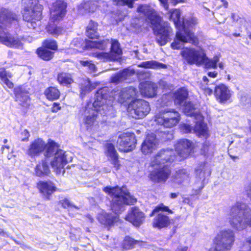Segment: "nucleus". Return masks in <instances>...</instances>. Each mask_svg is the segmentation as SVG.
Listing matches in <instances>:
<instances>
[{
  "label": "nucleus",
  "mask_w": 251,
  "mask_h": 251,
  "mask_svg": "<svg viewBox=\"0 0 251 251\" xmlns=\"http://www.w3.org/2000/svg\"><path fill=\"white\" fill-rule=\"evenodd\" d=\"M102 191L113 198L110 202V207L115 215L111 213H103L100 214L98 219L101 224L109 230L119 222V214L122 211L123 205H133L136 203L137 200L128 190L124 191L122 187L118 185L107 186L102 188Z\"/></svg>",
  "instance_id": "nucleus-1"
},
{
  "label": "nucleus",
  "mask_w": 251,
  "mask_h": 251,
  "mask_svg": "<svg viewBox=\"0 0 251 251\" xmlns=\"http://www.w3.org/2000/svg\"><path fill=\"white\" fill-rule=\"evenodd\" d=\"M21 4L23 20L27 23L29 28L36 29L43 18V5L39 0H22Z\"/></svg>",
  "instance_id": "nucleus-2"
},
{
  "label": "nucleus",
  "mask_w": 251,
  "mask_h": 251,
  "mask_svg": "<svg viewBox=\"0 0 251 251\" xmlns=\"http://www.w3.org/2000/svg\"><path fill=\"white\" fill-rule=\"evenodd\" d=\"M228 219L231 226L237 230L251 227V209L242 202H236L230 209Z\"/></svg>",
  "instance_id": "nucleus-3"
},
{
  "label": "nucleus",
  "mask_w": 251,
  "mask_h": 251,
  "mask_svg": "<svg viewBox=\"0 0 251 251\" xmlns=\"http://www.w3.org/2000/svg\"><path fill=\"white\" fill-rule=\"evenodd\" d=\"M169 20H172L176 28L184 29V33L180 31L176 32V37L177 40L184 43H189L195 46L199 44V39L195 34L188 30L185 29V25L183 19H181V13L179 9H174L169 11Z\"/></svg>",
  "instance_id": "nucleus-4"
},
{
  "label": "nucleus",
  "mask_w": 251,
  "mask_h": 251,
  "mask_svg": "<svg viewBox=\"0 0 251 251\" xmlns=\"http://www.w3.org/2000/svg\"><path fill=\"white\" fill-rule=\"evenodd\" d=\"M58 145L52 140H49L46 144L45 156L51 157L54 153V157L50 162V165L56 175L64 174L65 172V166L68 163L66 152L61 149H58Z\"/></svg>",
  "instance_id": "nucleus-5"
},
{
  "label": "nucleus",
  "mask_w": 251,
  "mask_h": 251,
  "mask_svg": "<svg viewBox=\"0 0 251 251\" xmlns=\"http://www.w3.org/2000/svg\"><path fill=\"white\" fill-rule=\"evenodd\" d=\"M235 241L234 232L230 229L221 230L213 240L211 251H229Z\"/></svg>",
  "instance_id": "nucleus-6"
},
{
  "label": "nucleus",
  "mask_w": 251,
  "mask_h": 251,
  "mask_svg": "<svg viewBox=\"0 0 251 251\" xmlns=\"http://www.w3.org/2000/svg\"><path fill=\"white\" fill-rule=\"evenodd\" d=\"M160 212H166L169 214H173V211L168 206L165 205L163 203H159L155 206L149 216L154 215L152 219L151 225L152 227L158 229L166 228L171 225V220L169 217L166 214Z\"/></svg>",
  "instance_id": "nucleus-7"
},
{
  "label": "nucleus",
  "mask_w": 251,
  "mask_h": 251,
  "mask_svg": "<svg viewBox=\"0 0 251 251\" xmlns=\"http://www.w3.org/2000/svg\"><path fill=\"white\" fill-rule=\"evenodd\" d=\"M180 115L174 109L162 110L154 116V121L159 126L171 128L175 126L179 122Z\"/></svg>",
  "instance_id": "nucleus-8"
},
{
  "label": "nucleus",
  "mask_w": 251,
  "mask_h": 251,
  "mask_svg": "<svg viewBox=\"0 0 251 251\" xmlns=\"http://www.w3.org/2000/svg\"><path fill=\"white\" fill-rule=\"evenodd\" d=\"M201 89L207 96H211L213 94L215 100L220 104H225L230 102L232 93L228 87L224 83L216 85L214 90L208 86L201 85Z\"/></svg>",
  "instance_id": "nucleus-9"
},
{
  "label": "nucleus",
  "mask_w": 251,
  "mask_h": 251,
  "mask_svg": "<svg viewBox=\"0 0 251 251\" xmlns=\"http://www.w3.org/2000/svg\"><path fill=\"white\" fill-rule=\"evenodd\" d=\"M58 50L57 42L53 39H46L42 42L41 46L35 51L38 57L44 61H50L54 57L55 53Z\"/></svg>",
  "instance_id": "nucleus-10"
},
{
  "label": "nucleus",
  "mask_w": 251,
  "mask_h": 251,
  "mask_svg": "<svg viewBox=\"0 0 251 251\" xmlns=\"http://www.w3.org/2000/svg\"><path fill=\"white\" fill-rule=\"evenodd\" d=\"M180 54L189 65H201L203 64L206 58V54L202 51L190 47L183 48Z\"/></svg>",
  "instance_id": "nucleus-11"
},
{
  "label": "nucleus",
  "mask_w": 251,
  "mask_h": 251,
  "mask_svg": "<svg viewBox=\"0 0 251 251\" xmlns=\"http://www.w3.org/2000/svg\"><path fill=\"white\" fill-rule=\"evenodd\" d=\"M118 150L121 152H128L135 149L137 139L134 133L123 132L118 136L117 141Z\"/></svg>",
  "instance_id": "nucleus-12"
},
{
  "label": "nucleus",
  "mask_w": 251,
  "mask_h": 251,
  "mask_svg": "<svg viewBox=\"0 0 251 251\" xmlns=\"http://www.w3.org/2000/svg\"><path fill=\"white\" fill-rule=\"evenodd\" d=\"M154 169L149 174V179L154 183H164L171 175V170L170 165H156Z\"/></svg>",
  "instance_id": "nucleus-13"
},
{
  "label": "nucleus",
  "mask_w": 251,
  "mask_h": 251,
  "mask_svg": "<svg viewBox=\"0 0 251 251\" xmlns=\"http://www.w3.org/2000/svg\"><path fill=\"white\" fill-rule=\"evenodd\" d=\"M175 155L173 150H161L154 157L150 163L151 167H155L156 165L169 164L170 166L174 162Z\"/></svg>",
  "instance_id": "nucleus-14"
},
{
  "label": "nucleus",
  "mask_w": 251,
  "mask_h": 251,
  "mask_svg": "<svg viewBox=\"0 0 251 251\" xmlns=\"http://www.w3.org/2000/svg\"><path fill=\"white\" fill-rule=\"evenodd\" d=\"M13 99L22 109L27 110L30 105L31 98L29 92L22 85L18 86L13 90Z\"/></svg>",
  "instance_id": "nucleus-15"
},
{
  "label": "nucleus",
  "mask_w": 251,
  "mask_h": 251,
  "mask_svg": "<svg viewBox=\"0 0 251 251\" xmlns=\"http://www.w3.org/2000/svg\"><path fill=\"white\" fill-rule=\"evenodd\" d=\"M130 105L131 110L133 111L135 119H141L145 117L151 110L149 103L141 99L132 100Z\"/></svg>",
  "instance_id": "nucleus-16"
},
{
  "label": "nucleus",
  "mask_w": 251,
  "mask_h": 251,
  "mask_svg": "<svg viewBox=\"0 0 251 251\" xmlns=\"http://www.w3.org/2000/svg\"><path fill=\"white\" fill-rule=\"evenodd\" d=\"M67 3L64 0H56L52 3L50 11V20L60 21L63 20L67 12Z\"/></svg>",
  "instance_id": "nucleus-17"
},
{
  "label": "nucleus",
  "mask_w": 251,
  "mask_h": 251,
  "mask_svg": "<svg viewBox=\"0 0 251 251\" xmlns=\"http://www.w3.org/2000/svg\"><path fill=\"white\" fill-rule=\"evenodd\" d=\"M18 23L19 19L15 13L5 8L0 9V29L10 27L13 25H17Z\"/></svg>",
  "instance_id": "nucleus-18"
},
{
  "label": "nucleus",
  "mask_w": 251,
  "mask_h": 251,
  "mask_svg": "<svg viewBox=\"0 0 251 251\" xmlns=\"http://www.w3.org/2000/svg\"><path fill=\"white\" fill-rule=\"evenodd\" d=\"M137 12L145 16L152 25L156 26L160 22V17L150 5L139 4L137 8Z\"/></svg>",
  "instance_id": "nucleus-19"
},
{
  "label": "nucleus",
  "mask_w": 251,
  "mask_h": 251,
  "mask_svg": "<svg viewBox=\"0 0 251 251\" xmlns=\"http://www.w3.org/2000/svg\"><path fill=\"white\" fill-rule=\"evenodd\" d=\"M146 216L138 207L133 206L126 215L125 219L134 226L139 227L145 221Z\"/></svg>",
  "instance_id": "nucleus-20"
},
{
  "label": "nucleus",
  "mask_w": 251,
  "mask_h": 251,
  "mask_svg": "<svg viewBox=\"0 0 251 251\" xmlns=\"http://www.w3.org/2000/svg\"><path fill=\"white\" fill-rule=\"evenodd\" d=\"M175 149L178 155L184 159L188 157L193 151V144L188 139H180L175 144Z\"/></svg>",
  "instance_id": "nucleus-21"
},
{
  "label": "nucleus",
  "mask_w": 251,
  "mask_h": 251,
  "mask_svg": "<svg viewBox=\"0 0 251 251\" xmlns=\"http://www.w3.org/2000/svg\"><path fill=\"white\" fill-rule=\"evenodd\" d=\"M104 154L108 158L113 167L116 170L120 169L121 164L119 159V155L115 146L111 143H106L104 146Z\"/></svg>",
  "instance_id": "nucleus-22"
},
{
  "label": "nucleus",
  "mask_w": 251,
  "mask_h": 251,
  "mask_svg": "<svg viewBox=\"0 0 251 251\" xmlns=\"http://www.w3.org/2000/svg\"><path fill=\"white\" fill-rule=\"evenodd\" d=\"M173 30L169 24H164L159 26L156 31V42L160 46L165 45L170 40V34Z\"/></svg>",
  "instance_id": "nucleus-23"
},
{
  "label": "nucleus",
  "mask_w": 251,
  "mask_h": 251,
  "mask_svg": "<svg viewBox=\"0 0 251 251\" xmlns=\"http://www.w3.org/2000/svg\"><path fill=\"white\" fill-rule=\"evenodd\" d=\"M0 43L10 48L22 49L23 43L22 38L16 37L8 32H4L0 35Z\"/></svg>",
  "instance_id": "nucleus-24"
},
{
  "label": "nucleus",
  "mask_w": 251,
  "mask_h": 251,
  "mask_svg": "<svg viewBox=\"0 0 251 251\" xmlns=\"http://www.w3.org/2000/svg\"><path fill=\"white\" fill-rule=\"evenodd\" d=\"M36 187L39 192L47 200H49L52 194L57 190V188L50 181H39L36 183Z\"/></svg>",
  "instance_id": "nucleus-25"
},
{
  "label": "nucleus",
  "mask_w": 251,
  "mask_h": 251,
  "mask_svg": "<svg viewBox=\"0 0 251 251\" xmlns=\"http://www.w3.org/2000/svg\"><path fill=\"white\" fill-rule=\"evenodd\" d=\"M46 147V144L43 140L36 139L30 143L27 151V154L32 157L38 156L45 150Z\"/></svg>",
  "instance_id": "nucleus-26"
},
{
  "label": "nucleus",
  "mask_w": 251,
  "mask_h": 251,
  "mask_svg": "<svg viewBox=\"0 0 251 251\" xmlns=\"http://www.w3.org/2000/svg\"><path fill=\"white\" fill-rule=\"evenodd\" d=\"M137 94V89L133 87L123 88L119 94L118 101L121 104L126 103L132 99L136 98Z\"/></svg>",
  "instance_id": "nucleus-27"
},
{
  "label": "nucleus",
  "mask_w": 251,
  "mask_h": 251,
  "mask_svg": "<svg viewBox=\"0 0 251 251\" xmlns=\"http://www.w3.org/2000/svg\"><path fill=\"white\" fill-rule=\"evenodd\" d=\"M157 87L155 84L151 82H145L141 84L140 92L144 97L153 98L156 95Z\"/></svg>",
  "instance_id": "nucleus-28"
},
{
  "label": "nucleus",
  "mask_w": 251,
  "mask_h": 251,
  "mask_svg": "<svg viewBox=\"0 0 251 251\" xmlns=\"http://www.w3.org/2000/svg\"><path fill=\"white\" fill-rule=\"evenodd\" d=\"M57 22L50 20L45 28L47 32L54 37H57L63 35L65 32L64 27L57 23Z\"/></svg>",
  "instance_id": "nucleus-29"
},
{
  "label": "nucleus",
  "mask_w": 251,
  "mask_h": 251,
  "mask_svg": "<svg viewBox=\"0 0 251 251\" xmlns=\"http://www.w3.org/2000/svg\"><path fill=\"white\" fill-rule=\"evenodd\" d=\"M50 173L49 163L46 159L39 162L34 168L35 175L39 177L49 176Z\"/></svg>",
  "instance_id": "nucleus-30"
},
{
  "label": "nucleus",
  "mask_w": 251,
  "mask_h": 251,
  "mask_svg": "<svg viewBox=\"0 0 251 251\" xmlns=\"http://www.w3.org/2000/svg\"><path fill=\"white\" fill-rule=\"evenodd\" d=\"M56 80L61 86H65L67 88H70L74 82L72 74L63 71L57 74Z\"/></svg>",
  "instance_id": "nucleus-31"
},
{
  "label": "nucleus",
  "mask_w": 251,
  "mask_h": 251,
  "mask_svg": "<svg viewBox=\"0 0 251 251\" xmlns=\"http://www.w3.org/2000/svg\"><path fill=\"white\" fill-rule=\"evenodd\" d=\"M99 24L97 22L91 20L85 29V35L89 39H99L100 37L98 32Z\"/></svg>",
  "instance_id": "nucleus-32"
},
{
  "label": "nucleus",
  "mask_w": 251,
  "mask_h": 251,
  "mask_svg": "<svg viewBox=\"0 0 251 251\" xmlns=\"http://www.w3.org/2000/svg\"><path fill=\"white\" fill-rule=\"evenodd\" d=\"M156 137L153 134H148L142 144L141 150L144 154H151L155 145Z\"/></svg>",
  "instance_id": "nucleus-33"
},
{
  "label": "nucleus",
  "mask_w": 251,
  "mask_h": 251,
  "mask_svg": "<svg viewBox=\"0 0 251 251\" xmlns=\"http://www.w3.org/2000/svg\"><path fill=\"white\" fill-rule=\"evenodd\" d=\"M175 105H181L188 98L189 93L185 87H180L172 92Z\"/></svg>",
  "instance_id": "nucleus-34"
},
{
  "label": "nucleus",
  "mask_w": 251,
  "mask_h": 251,
  "mask_svg": "<svg viewBox=\"0 0 251 251\" xmlns=\"http://www.w3.org/2000/svg\"><path fill=\"white\" fill-rule=\"evenodd\" d=\"M46 98L49 101L58 100L61 97V92L57 86H50L44 92Z\"/></svg>",
  "instance_id": "nucleus-35"
},
{
  "label": "nucleus",
  "mask_w": 251,
  "mask_h": 251,
  "mask_svg": "<svg viewBox=\"0 0 251 251\" xmlns=\"http://www.w3.org/2000/svg\"><path fill=\"white\" fill-rule=\"evenodd\" d=\"M80 89V96L83 98L85 96L95 89L96 87L89 79L81 78L78 84Z\"/></svg>",
  "instance_id": "nucleus-36"
},
{
  "label": "nucleus",
  "mask_w": 251,
  "mask_h": 251,
  "mask_svg": "<svg viewBox=\"0 0 251 251\" xmlns=\"http://www.w3.org/2000/svg\"><path fill=\"white\" fill-rule=\"evenodd\" d=\"M138 66L145 69H152L156 70L161 69H166L167 68V65L155 60L142 62L138 65Z\"/></svg>",
  "instance_id": "nucleus-37"
},
{
  "label": "nucleus",
  "mask_w": 251,
  "mask_h": 251,
  "mask_svg": "<svg viewBox=\"0 0 251 251\" xmlns=\"http://www.w3.org/2000/svg\"><path fill=\"white\" fill-rule=\"evenodd\" d=\"M140 242V241L135 240L129 236H126L121 244V248L122 251L131 250Z\"/></svg>",
  "instance_id": "nucleus-38"
},
{
  "label": "nucleus",
  "mask_w": 251,
  "mask_h": 251,
  "mask_svg": "<svg viewBox=\"0 0 251 251\" xmlns=\"http://www.w3.org/2000/svg\"><path fill=\"white\" fill-rule=\"evenodd\" d=\"M193 129L195 133L199 137H203L207 139L209 136L206 126L202 122H197Z\"/></svg>",
  "instance_id": "nucleus-39"
},
{
  "label": "nucleus",
  "mask_w": 251,
  "mask_h": 251,
  "mask_svg": "<svg viewBox=\"0 0 251 251\" xmlns=\"http://www.w3.org/2000/svg\"><path fill=\"white\" fill-rule=\"evenodd\" d=\"M110 52L111 55V58L113 60H116L118 57L122 54V50L117 40H112Z\"/></svg>",
  "instance_id": "nucleus-40"
},
{
  "label": "nucleus",
  "mask_w": 251,
  "mask_h": 251,
  "mask_svg": "<svg viewBox=\"0 0 251 251\" xmlns=\"http://www.w3.org/2000/svg\"><path fill=\"white\" fill-rule=\"evenodd\" d=\"M158 101L159 105L161 107L167 106L171 105L173 101H174L172 92H169L167 93L164 94Z\"/></svg>",
  "instance_id": "nucleus-41"
},
{
  "label": "nucleus",
  "mask_w": 251,
  "mask_h": 251,
  "mask_svg": "<svg viewBox=\"0 0 251 251\" xmlns=\"http://www.w3.org/2000/svg\"><path fill=\"white\" fill-rule=\"evenodd\" d=\"M58 204L64 209L75 208L78 209L77 206L75 205L68 198H64L59 201Z\"/></svg>",
  "instance_id": "nucleus-42"
},
{
  "label": "nucleus",
  "mask_w": 251,
  "mask_h": 251,
  "mask_svg": "<svg viewBox=\"0 0 251 251\" xmlns=\"http://www.w3.org/2000/svg\"><path fill=\"white\" fill-rule=\"evenodd\" d=\"M219 61V57L215 56L213 59H209L206 56L204 60V64L207 68L217 69V63Z\"/></svg>",
  "instance_id": "nucleus-43"
},
{
  "label": "nucleus",
  "mask_w": 251,
  "mask_h": 251,
  "mask_svg": "<svg viewBox=\"0 0 251 251\" xmlns=\"http://www.w3.org/2000/svg\"><path fill=\"white\" fill-rule=\"evenodd\" d=\"M213 148L214 147L211 146L209 141H205L202 144V146L201 149V154L204 156L208 155L209 153L212 152Z\"/></svg>",
  "instance_id": "nucleus-44"
},
{
  "label": "nucleus",
  "mask_w": 251,
  "mask_h": 251,
  "mask_svg": "<svg viewBox=\"0 0 251 251\" xmlns=\"http://www.w3.org/2000/svg\"><path fill=\"white\" fill-rule=\"evenodd\" d=\"M195 109L194 105L191 102L189 101L184 103L183 111L187 115L194 116Z\"/></svg>",
  "instance_id": "nucleus-45"
},
{
  "label": "nucleus",
  "mask_w": 251,
  "mask_h": 251,
  "mask_svg": "<svg viewBox=\"0 0 251 251\" xmlns=\"http://www.w3.org/2000/svg\"><path fill=\"white\" fill-rule=\"evenodd\" d=\"M98 114L96 112H93L91 115L86 116L84 118V123L85 125H93L96 121L98 118Z\"/></svg>",
  "instance_id": "nucleus-46"
},
{
  "label": "nucleus",
  "mask_w": 251,
  "mask_h": 251,
  "mask_svg": "<svg viewBox=\"0 0 251 251\" xmlns=\"http://www.w3.org/2000/svg\"><path fill=\"white\" fill-rule=\"evenodd\" d=\"M91 55L98 59H103V61L111 59L110 54L107 52H94L91 54Z\"/></svg>",
  "instance_id": "nucleus-47"
},
{
  "label": "nucleus",
  "mask_w": 251,
  "mask_h": 251,
  "mask_svg": "<svg viewBox=\"0 0 251 251\" xmlns=\"http://www.w3.org/2000/svg\"><path fill=\"white\" fill-rule=\"evenodd\" d=\"M13 75L9 71H7L4 68H1L0 70V79L3 81L6 79L12 78Z\"/></svg>",
  "instance_id": "nucleus-48"
},
{
  "label": "nucleus",
  "mask_w": 251,
  "mask_h": 251,
  "mask_svg": "<svg viewBox=\"0 0 251 251\" xmlns=\"http://www.w3.org/2000/svg\"><path fill=\"white\" fill-rule=\"evenodd\" d=\"M85 43L84 46H82L80 48L82 50H89L93 49H95V41H93L89 39H85L84 41Z\"/></svg>",
  "instance_id": "nucleus-49"
},
{
  "label": "nucleus",
  "mask_w": 251,
  "mask_h": 251,
  "mask_svg": "<svg viewBox=\"0 0 251 251\" xmlns=\"http://www.w3.org/2000/svg\"><path fill=\"white\" fill-rule=\"evenodd\" d=\"M109 43L108 39L102 40L99 41H95V49L100 50H104Z\"/></svg>",
  "instance_id": "nucleus-50"
},
{
  "label": "nucleus",
  "mask_w": 251,
  "mask_h": 251,
  "mask_svg": "<svg viewBox=\"0 0 251 251\" xmlns=\"http://www.w3.org/2000/svg\"><path fill=\"white\" fill-rule=\"evenodd\" d=\"M79 64L83 67H87L90 70L95 72L96 69L95 65L90 60H80Z\"/></svg>",
  "instance_id": "nucleus-51"
},
{
  "label": "nucleus",
  "mask_w": 251,
  "mask_h": 251,
  "mask_svg": "<svg viewBox=\"0 0 251 251\" xmlns=\"http://www.w3.org/2000/svg\"><path fill=\"white\" fill-rule=\"evenodd\" d=\"M123 77V73L116 74L112 76V77H111L110 82L116 84H117L125 79V78H124Z\"/></svg>",
  "instance_id": "nucleus-52"
},
{
  "label": "nucleus",
  "mask_w": 251,
  "mask_h": 251,
  "mask_svg": "<svg viewBox=\"0 0 251 251\" xmlns=\"http://www.w3.org/2000/svg\"><path fill=\"white\" fill-rule=\"evenodd\" d=\"M176 177L179 178H183L188 176V173L185 169H179L176 172Z\"/></svg>",
  "instance_id": "nucleus-53"
},
{
  "label": "nucleus",
  "mask_w": 251,
  "mask_h": 251,
  "mask_svg": "<svg viewBox=\"0 0 251 251\" xmlns=\"http://www.w3.org/2000/svg\"><path fill=\"white\" fill-rule=\"evenodd\" d=\"M21 141L23 142L28 141L30 136V134L27 129H24L23 131L21 133Z\"/></svg>",
  "instance_id": "nucleus-54"
},
{
  "label": "nucleus",
  "mask_w": 251,
  "mask_h": 251,
  "mask_svg": "<svg viewBox=\"0 0 251 251\" xmlns=\"http://www.w3.org/2000/svg\"><path fill=\"white\" fill-rule=\"evenodd\" d=\"M61 109V106L59 102H53L51 107V111L56 113Z\"/></svg>",
  "instance_id": "nucleus-55"
},
{
  "label": "nucleus",
  "mask_w": 251,
  "mask_h": 251,
  "mask_svg": "<svg viewBox=\"0 0 251 251\" xmlns=\"http://www.w3.org/2000/svg\"><path fill=\"white\" fill-rule=\"evenodd\" d=\"M187 24L189 27L193 28L197 25V20L196 18H191L187 21Z\"/></svg>",
  "instance_id": "nucleus-56"
},
{
  "label": "nucleus",
  "mask_w": 251,
  "mask_h": 251,
  "mask_svg": "<svg viewBox=\"0 0 251 251\" xmlns=\"http://www.w3.org/2000/svg\"><path fill=\"white\" fill-rule=\"evenodd\" d=\"M181 128L185 133H190L192 130V127L187 124H183Z\"/></svg>",
  "instance_id": "nucleus-57"
},
{
  "label": "nucleus",
  "mask_w": 251,
  "mask_h": 251,
  "mask_svg": "<svg viewBox=\"0 0 251 251\" xmlns=\"http://www.w3.org/2000/svg\"><path fill=\"white\" fill-rule=\"evenodd\" d=\"M7 87L10 89H14V83L9 80V79H6L3 81Z\"/></svg>",
  "instance_id": "nucleus-58"
},
{
  "label": "nucleus",
  "mask_w": 251,
  "mask_h": 251,
  "mask_svg": "<svg viewBox=\"0 0 251 251\" xmlns=\"http://www.w3.org/2000/svg\"><path fill=\"white\" fill-rule=\"evenodd\" d=\"M171 47L173 50H179L180 48L179 43L176 41L171 43Z\"/></svg>",
  "instance_id": "nucleus-59"
},
{
  "label": "nucleus",
  "mask_w": 251,
  "mask_h": 251,
  "mask_svg": "<svg viewBox=\"0 0 251 251\" xmlns=\"http://www.w3.org/2000/svg\"><path fill=\"white\" fill-rule=\"evenodd\" d=\"M204 187V185L202 184L201 186H200L198 189H193V194L192 195V196H197L198 195H200L201 193V191L202 189Z\"/></svg>",
  "instance_id": "nucleus-60"
},
{
  "label": "nucleus",
  "mask_w": 251,
  "mask_h": 251,
  "mask_svg": "<svg viewBox=\"0 0 251 251\" xmlns=\"http://www.w3.org/2000/svg\"><path fill=\"white\" fill-rule=\"evenodd\" d=\"M245 192H246V194L247 197L251 201V182L249 184V185L246 188Z\"/></svg>",
  "instance_id": "nucleus-61"
},
{
  "label": "nucleus",
  "mask_w": 251,
  "mask_h": 251,
  "mask_svg": "<svg viewBox=\"0 0 251 251\" xmlns=\"http://www.w3.org/2000/svg\"><path fill=\"white\" fill-rule=\"evenodd\" d=\"M207 75L210 77L215 78L217 76L218 73L216 71L209 72Z\"/></svg>",
  "instance_id": "nucleus-62"
},
{
  "label": "nucleus",
  "mask_w": 251,
  "mask_h": 251,
  "mask_svg": "<svg viewBox=\"0 0 251 251\" xmlns=\"http://www.w3.org/2000/svg\"><path fill=\"white\" fill-rule=\"evenodd\" d=\"M159 1L163 4L164 7L166 10L169 9V5L168 4V0H159Z\"/></svg>",
  "instance_id": "nucleus-63"
},
{
  "label": "nucleus",
  "mask_w": 251,
  "mask_h": 251,
  "mask_svg": "<svg viewBox=\"0 0 251 251\" xmlns=\"http://www.w3.org/2000/svg\"><path fill=\"white\" fill-rule=\"evenodd\" d=\"M231 18L234 21H238L240 17L236 13H232L231 15Z\"/></svg>",
  "instance_id": "nucleus-64"
}]
</instances>
